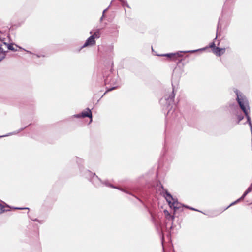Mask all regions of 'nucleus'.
<instances>
[{
    "label": "nucleus",
    "instance_id": "f257e3e1",
    "mask_svg": "<svg viewBox=\"0 0 252 252\" xmlns=\"http://www.w3.org/2000/svg\"><path fill=\"white\" fill-rule=\"evenodd\" d=\"M236 94L237 95V102L242 111L244 112L246 117L247 118V123H248L252 134V124L251 121V118L249 116V103L248 100L247 98L243 94H241L240 93L236 90L235 91Z\"/></svg>",
    "mask_w": 252,
    "mask_h": 252
},
{
    "label": "nucleus",
    "instance_id": "f03ea898",
    "mask_svg": "<svg viewBox=\"0 0 252 252\" xmlns=\"http://www.w3.org/2000/svg\"><path fill=\"white\" fill-rule=\"evenodd\" d=\"M163 193H164L163 195L166 201L168 202L171 207H173L175 211L176 210L180 209L182 206L184 207V205H182L180 203L178 202L177 200H175L167 190L163 189Z\"/></svg>",
    "mask_w": 252,
    "mask_h": 252
},
{
    "label": "nucleus",
    "instance_id": "7ed1b4c3",
    "mask_svg": "<svg viewBox=\"0 0 252 252\" xmlns=\"http://www.w3.org/2000/svg\"><path fill=\"white\" fill-rule=\"evenodd\" d=\"M172 86H173V85H172ZM175 94L174 93V87H173V91H172V93L170 94H169L168 96H165V99L166 102L167 107L168 109L167 114H169L170 113H172L173 112V111H174V110L172 111V108H173V106L175 107H176L174 104V99L175 97ZM174 110H175V108H174Z\"/></svg>",
    "mask_w": 252,
    "mask_h": 252
},
{
    "label": "nucleus",
    "instance_id": "20e7f679",
    "mask_svg": "<svg viewBox=\"0 0 252 252\" xmlns=\"http://www.w3.org/2000/svg\"><path fill=\"white\" fill-rule=\"evenodd\" d=\"M204 49H200L198 50H190V51H179L176 53H168L163 55H160V56H167L171 59H172L173 60H176L177 58L178 57H182V55L181 54L182 53H194L200 50H203Z\"/></svg>",
    "mask_w": 252,
    "mask_h": 252
},
{
    "label": "nucleus",
    "instance_id": "39448f33",
    "mask_svg": "<svg viewBox=\"0 0 252 252\" xmlns=\"http://www.w3.org/2000/svg\"><path fill=\"white\" fill-rule=\"evenodd\" d=\"M7 43L1 41L0 43V62L2 61L6 56V52L8 51Z\"/></svg>",
    "mask_w": 252,
    "mask_h": 252
},
{
    "label": "nucleus",
    "instance_id": "423d86ee",
    "mask_svg": "<svg viewBox=\"0 0 252 252\" xmlns=\"http://www.w3.org/2000/svg\"><path fill=\"white\" fill-rule=\"evenodd\" d=\"M87 111L85 112H82L81 114H78L74 115L73 116L74 117L77 118H85V117H89L92 118V115L91 110L87 108Z\"/></svg>",
    "mask_w": 252,
    "mask_h": 252
},
{
    "label": "nucleus",
    "instance_id": "0eeeda50",
    "mask_svg": "<svg viewBox=\"0 0 252 252\" xmlns=\"http://www.w3.org/2000/svg\"><path fill=\"white\" fill-rule=\"evenodd\" d=\"M95 44V39L94 38V37H93V36H91L87 39L85 43L82 46V48L87 47L88 46H92L94 45Z\"/></svg>",
    "mask_w": 252,
    "mask_h": 252
},
{
    "label": "nucleus",
    "instance_id": "6e6552de",
    "mask_svg": "<svg viewBox=\"0 0 252 252\" xmlns=\"http://www.w3.org/2000/svg\"><path fill=\"white\" fill-rule=\"evenodd\" d=\"M91 181L95 186H98L101 183V180L95 175V174H93V176Z\"/></svg>",
    "mask_w": 252,
    "mask_h": 252
},
{
    "label": "nucleus",
    "instance_id": "1a4fd4ad",
    "mask_svg": "<svg viewBox=\"0 0 252 252\" xmlns=\"http://www.w3.org/2000/svg\"><path fill=\"white\" fill-rule=\"evenodd\" d=\"M225 51V48H220L218 47H217V48H215V50H213V52L218 56H220L221 55L223 54Z\"/></svg>",
    "mask_w": 252,
    "mask_h": 252
},
{
    "label": "nucleus",
    "instance_id": "9d476101",
    "mask_svg": "<svg viewBox=\"0 0 252 252\" xmlns=\"http://www.w3.org/2000/svg\"><path fill=\"white\" fill-rule=\"evenodd\" d=\"M248 193L245 191V192L243 193V194L242 195V196L240 198H239L238 199H237L236 201H234V202L232 203L229 206H231L232 205H234L235 204V203L239 202L240 201L243 200L245 197L248 194Z\"/></svg>",
    "mask_w": 252,
    "mask_h": 252
},
{
    "label": "nucleus",
    "instance_id": "9b49d317",
    "mask_svg": "<svg viewBox=\"0 0 252 252\" xmlns=\"http://www.w3.org/2000/svg\"><path fill=\"white\" fill-rule=\"evenodd\" d=\"M100 30L98 29L92 35L93 37L95 39V38H99L100 36Z\"/></svg>",
    "mask_w": 252,
    "mask_h": 252
},
{
    "label": "nucleus",
    "instance_id": "f8f14e48",
    "mask_svg": "<svg viewBox=\"0 0 252 252\" xmlns=\"http://www.w3.org/2000/svg\"><path fill=\"white\" fill-rule=\"evenodd\" d=\"M111 76L109 75L107 76L104 80L105 84H113V81H111Z\"/></svg>",
    "mask_w": 252,
    "mask_h": 252
},
{
    "label": "nucleus",
    "instance_id": "ddd939ff",
    "mask_svg": "<svg viewBox=\"0 0 252 252\" xmlns=\"http://www.w3.org/2000/svg\"><path fill=\"white\" fill-rule=\"evenodd\" d=\"M7 47H8L7 50H11V51H13L17 50L16 49H14V48L13 47V46L12 44H8Z\"/></svg>",
    "mask_w": 252,
    "mask_h": 252
},
{
    "label": "nucleus",
    "instance_id": "4468645a",
    "mask_svg": "<svg viewBox=\"0 0 252 252\" xmlns=\"http://www.w3.org/2000/svg\"><path fill=\"white\" fill-rule=\"evenodd\" d=\"M237 118L238 120L237 123L239 124L240 122L244 119V116L242 115H239L237 116Z\"/></svg>",
    "mask_w": 252,
    "mask_h": 252
},
{
    "label": "nucleus",
    "instance_id": "2eb2a0df",
    "mask_svg": "<svg viewBox=\"0 0 252 252\" xmlns=\"http://www.w3.org/2000/svg\"><path fill=\"white\" fill-rule=\"evenodd\" d=\"M0 210L1 211V212H4L5 211H9V210H5L4 209V206L0 203Z\"/></svg>",
    "mask_w": 252,
    "mask_h": 252
},
{
    "label": "nucleus",
    "instance_id": "dca6fc26",
    "mask_svg": "<svg viewBox=\"0 0 252 252\" xmlns=\"http://www.w3.org/2000/svg\"><path fill=\"white\" fill-rule=\"evenodd\" d=\"M104 184L107 186H108V187H111V188H116V187H115V186H114L113 185H111L110 184V183H109L108 182H106L105 183H104Z\"/></svg>",
    "mask_w": 252,
    "mask_h": 252
},
{
    "label": "nucleus",
    "instance_id": "f3484780",
    "mask_svg": "<svg viewBox=\"0 0 252 252\" xmlns=\"http://www.w3.org/2000/svg\"><path fill=\"white\" fill-rule=\"evenodd\" d=\"M252 190V184L250 186V187L247 189L246 191L249 193Z\"/></svg>",
    "mask_w": 252,
    "mask_h": 252
},
{
    "label": "nucleus",
    "instance_id": "a211bd4d",
    "mask_svg": "<svg viewBox=\"0 0 252 252\" xmlns=\"http://www.w3.org/2000/svg\"><path fill=\"white\" fill-rule=\"evenodd\" d=\"M210 47L213 50H215V48H217V47L215 46V43L213 42L210 45Z\"/></svg>",
    "mask_w": 252,
    "mask_h": 252
},
{
    "label": "nucleus",
    "instance_id": "6ab92c4d",
    "mask_svg": "<svg viewBox=\"0 0 252 252\" xmlns=\"http://www.w3.org/2000/svg\"><path fill=\"white\" fill-rule=\"evenodd\" d=\"M117 87H113L111 88H109V89H108L105 92V93L104 94H105L106 93H107L108 92H109V91H111L114 89H115V88H116Z\"/></svg>",
    "mask_w": 252,
    "mask_h": 252
},
{
    "label": "nucleus",
    "instance_id": "aec40b11",
    "mask_svg": "<svg viewBox=\"0 0 252 252\" xmlns=\"http://www.w3.org/2000/svg\"><path fill=\"white\" fill-rule=\"evenodd\" d=\"M220 25V21H219L218 22V26H217V32H216V37L215 38V39H216L217 37V36H218V30H219V26Z\"/></svg>",
    "mask_w": 252,
    "mask_h": 252
},
{
    "label": "nucleus",
    "instance_id": "412c9836",
    "mask_svg": "<svg viewBox=\"0 0 252 252\" xmlns=\"http://www.w3.org/2000/svg\"><path fill=\"white\" fill-rule=\"evenodd\" d=\"M184 207H186V208H189V209H191V210H192L198 211V210H197V209H194V208H192V207H190L188 206L184 205Z\"/></svg>",
    "mask_w": 252,
    "mask_h": 252
},
{
    "label": "nucleus",
    "instance_id": "4be33fe9",
    "mask_svg": "<svg viewBox=\"0 0 252 252\" xmlns=\"http://www.w3.org/2000/svg\"><path fill=\"white\" fill-rule=\"evenodd\" d=\"M15 209H20V210L24 209H29L28 208H15Z\"/></svg>",
    "mask_w": 252,
    "mask_h": 252
},
{
    "label": "nucleus",
    "instance_id": "5701e85b",
    "mask_svg": "<svg viewBox=\"0 0 252 252\" xmlns=\"http://www.w3.org/2000/svg\"><path fill=\"white\" fill-rule=\"evenodd\" d=\"M10 135H11V133L7 134V135H5L0 136V138L3 137H5V136H9Z\"/></svg>",
    "mask_w": 252,
    "mask_h": 252
},
{
    "label": "nucleus",
    "instance_id": "b1692460",
    "mask_svg": "<svg viewBox=\"0 0 252 252\" xmlns=\"http://www.w3.org/2000/svg\"><path fill=\"white\" fill-rule=\"evenodd\" d=\"M108 9V8H107L106 9H104L103 11V15H104V13L106 12V11L107 10V9Z\"/></svg>",
    "mask_w": 252,
    "mask_h": 252
},
{
    "label": "nucleus",
    "instance_id": "393cba45",
    "mask_svg": "<svg viewBox=\"0 0 252 252\" xmlns=\"http://www.w3.org/2000/svg\"><path fill=\"white\" fill-rule=\"evenodd\" d=\"M104 16V15L102 14V16H101V18H100V21H102V20H103V18Z\"/></svg>",
    "mask_w": 252,
    "mask_h": 252
},
{
    "label": "nucleus",
    "instance_id": "a878e982",
    "mask_svg": "<svg viewBox=\"0 0 252 252\" xmlns=\"http://www.w3.org/2000/svg\"><path fill=\"white\" fill-rule=\"evenodd\" d=\"M123 5H125V6H127V7H129V6H128V4L127 3H125L123 4Z\"/></svg>",
    "mask_w": 252,
    "mask_h": 252
},
{
    "label": "nucleus",
    "instance_id": "bb28decb",
    "mask_svg": "<svg viewBox=\"0 0 252 252\" xmlns=\"http://www.w3.org/2000/svg\"><path fill=\"white\" fill-rule=\"evenodd\" d=\"M24 50H25L26 52H27V53H30V54H32V53L31 52H30V51H27V50H25V49H24Z\"/></svg>",
    "mask_w": 252,
    "mask_h": 252
},
{
    "label": "nucleus",
    "instance_id": "cd10ccee",
    "mask_svg": "<svg viewBox=\"0 0 252 252\" xmlns=\"http://www.w3.org/2000/svg\"><path fill=\"white\" fill-rule=\"evenodd\" d=\"M24 128H21L19 131H18L17 132H14L13 133V134H16V133H18V132H19L20 131L22 130Z\"/></svg>",
    "mask_w": 252,
    "mask_h": 252
},
{
    "label": "nucleus",
    "instance_id": "c85d7f7f",
    "mask_svg": "<svg viewBox=\"0 0 252 252\" xmlns=\"http://www.w3.org/2000/svg\"><path fill=\"white\" fill-rule=\"evenodd\" d=\"M33 220L34 221H38V220H37V219H35V220Z\"/></svg>",
    "mask_w": 252,
    "mask_h": 252
},
{
    "label": "nucleus",
    "instance_id": "c756f323",
    "mask_svg": "<svg viewBox=\"0 0 252 252\" xmlns=\"http://www.w3.org/2000/svg\"><path fill=\"white\" fill-rule=\"evenodd\" d=\"M35 56H36L37 57H40V56L38 55H34Z\"/></svg>",
    "mask_w": 252,
    "mask_h": 252
},
{
    "label": "nucleus",
    "instance_id": "7c9ffc66",
    "mask_svg": "<svg viewBox=\"0 0 252 252\" xmlns=\"http://www.w3.org/2000/svg\"><path fill=\"white\" fill-rule=\"evenodd\" d=\"M163 239H164V236H163V235L162 234V241H163Z\"/></svg>",
    "mask_w": 252,
    "mask_h": 252
}]
</instances>
